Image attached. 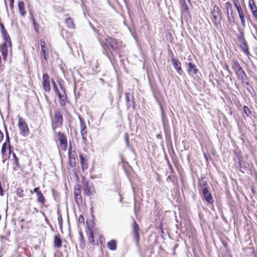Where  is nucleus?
<instances>
[{
  "label": "nucleus",
  "mask_w": 257,
  "mask_h": 257,
  "mask_svg": "<svg viewBox=\"0 0 257 257\" xmlns=\"http://www.w3.org/2000/svg\"><path fill=\"white\" fill-rule=\"evenodd\" d=\"M97 39L109 59L110 58L109 53L113 57L118 53L121 45V42L120 41L109 36H107L104 41L101 40L99 38Z\"/></svg>",
  "instance_id": "nucleus-1"
},
{
  "label": "nucleus",
  "mask_w": 257,
  "mask_h": 257,
  "mask_svg": "<svg viewBox=\"0 0 257 257\" xmlns=\"http://www.w3.org/2000/svg\"><path fill=\"white\" fill-rule=\"evenodd\" d=\"M231 65L238 78L242 80H244L246 77V74L238 62L236 60H233L231 62Z\"/></svg>",
  "instance_id": "nucleus-2"
},
{
  "label": "nucleus",
  "mask_w": 257,
  "mask_h": 257,
  "mask_svg": "<svg viewBox=\"0 0 257 257\" xmlns=\"http://www.w3.org/2000/svg\"><path fill=\"white\" fill-rule=\"evenodd\" d=\"M18 126L20 134L24 137L28 136L29 134V130L27 123L20 115L18 116Z\"/></svg>",
  "instance_id": "nucleus-3"
},
{
  "label": "nucleus",
  "mask_w": 257,
  "mask_h": 257,
  "mask_svg": "<svg viewBox=\"0 0 257 257\" xmlns=\"http://www.w3.org/2000/svg\"><path fill=\"white\" fill-rule=\"evenodd\" d=\"M83 187L85 195L90 196L95 193L94 186L90 183L88 181L84 179L83 180Z\"/></svg>",
  "instance_id": "nucleus-4"
},
{
  "label": "nucleus",
  "mask_w": 257,
  "mask_h": 257,
  "mask_svg": "<svg viewBox=\"0 0 257 257\" xmlns=\"http://www.w3.org/2000/svg\"><path fill=\"white\" fill-rule=\"evenodd\" d=\"M79 119L80 120V134L82 137V139L84 143L87 142V130L85 121L80 117L79 116Z\"/></svg>",
  "instance_id": "nucleus-5"
},
{
  "label": "nucleus",
  "mask_w": 257,
  "mask_h": 257,
  "mask_svg": "<svg viewBox=\"0 0 257 257\" xmlns=\"http://www.w3.org/2000/svg\"><path fill=\"white\" fill-rule=\"evenodd\" d=\"M58 139L59 142V146L60 148L65 151L67 148V140L66 136L61 132L58 133Z\"/></svg>",
  "instance_id": "nucleus-6"
},
{
  "label": "nucleus",
  "mask_w": 257,
  "mask_h": 257,
  "mask_svg": "<svg viewBox=\"0 0 257 257\" xmlns=\"http://www.w3.org/2000/svg\"><path fill=\"white\" fill-rule=\"evenodd\" d=\"M63 121L62 115L59 111H57L55 112L53 127H58L61 125Z\"/></svg>",
  "instance_id": "nucleus-7"
},
{
  "label": "nucleus",
  "mask_w": 257,
  "mask_h": 257,
  "mask_svg": "<svg viewBox=\"0 0 257 257\" xmlns=\"http://www.w3.org/2000/svg\"><path fill=\"white\" fill-rule=\"evenodd\" d=\"M43 87L45 91L49 92L51 90L49 76L47 73L43 75Z\"/></svg>",
  "instance_id": "nucleus-8"
},
{
  "label": "nucleus",
  "mask_w": 257,
  "mask_h": 257,
  "mask_svg": "<svg viewBox=\"0 0 257 257\" xmlns=\"http://www.w3.org/2000/svg\"><path fill=\"white\" fill-rule=\"evenodd\" d=\"M139 226L137 222L134 221L133 223V234L134 235L135 239L136 241L137 244L139 243L140 239L139 235Z\"/></svg>",
  "instance_id": "nucleus-9"
},
{
  "label": "nucleus",
  "mask_w": 257,
  "mask_h": 257,
  "mask_svg": "<svg viewBox=\"0 0 257 257\" xmlns=\"http://www.w3.org/2000/svg\"><path fill=\"white\" fill-rule=\"evenodd\" d=\"M172 65L173 66L174 68L176 69L177 73L179 75H182L183 73V71L181 69V63L180 61L178 59H175L174 58L172 59L171 60Z\"/></svg>",
  "instance_id": "nucleus-10"
},
{
  "label": "nucleus",
  "mask_w": 257,
  "mask_h": 257,
  "mask_svg": "<svg viewBox=\"0 0 257 257\" xmlns=\"http://www.w3.org/2000/svg\"><path fill=\"white\" fill-rule=\"evenodd\" d=\"M187 71L189 75H193L197 74L198 69L195 64L189 62L187 65Z\"/></svg>",
  "instance_id": "nucleus-11"
},
{
  "label": "nucleus",
  "mask_w": 257,
  "mask_h": 257,
  "mask_svg": "<svg viewBox=\"0 0 257 257\" xmlns=\"http://www.w3.org/2000/svg\"><path fill=\"white\" fill-rule=\"evenodd\" d=\"M8 148H9L10 153H11V150L10 143V139L8 135L7 134V140L6 142L3 144L2 148V154L3 155V157H4V154L6 153Z\"/></svg>",
  "instance_id": "nucleus-12"
},
{
  "label": "nucleus",
  "mask_w": 257,
  "mask_h": 257,
  "mask_svg": "<svg viewBox=\"0 0 257 257\" xmlns=\"http://www.w3.org/2000/svg\"><path fill=\"white\" fill-rule=\"evenodd\" d=\"M201 192L203 195L204 198L207 202L209 203L213 202V198L211 193L209 192L208 189Z\"/></svg>",
  "instance_id": "nucleus-13"
},
{
  "label": "nucleus",
  "mask_w": 257,
  "mask_h": 257,
  "mask_svg": "<svg viewBox=\"0 0 257 257\" xmlns=\"http://www.w3.org/2000/svg\"><path fill=\"white\" fill-rule=\"evenodd\" d=\"M199 190L202 191L209 188L207 182L204 178H201L199 181Z\"/></svg>",
  "instance_id": "nucleus-14"
},
{
  "label": "nucleus",
  "mask_w": 257,
  "mask_h": 257,
  "mask_svg": "<svg viewBox=\"0 0 257 257\" xmlns=\"http://www.w3.org/2000/svg\"><path fill=\"white\" fill-rule=\"evenodd\" d=\"M1 30L3 38L6 42H8L10 45H11V40L10 36L7 34V31L6 30L3 24H1Z\"/></svg>",
  "instance_id": "nucleus-15"
},
{
  "label": "nucleus",
  "mask_w": 257,
  "mask_h": 257,
  "mask_svg": "<svg viewBox=\"0 0 257 257\" xmlns=\"http://www.w3.org/2000/svg\"><path fill=\"white\" fill-rule=\"evenodd\" d=\"M248 4L254 17L257 19V7L254 2L253 0H249Z\"/></svg>",
  "instance_id": "nucleus-16"
},
{
  "label": "nucleus",
  "mask_w": 257,
  "mask_h": 257,
  "mask_svg": "<svg viewBox=\"0 0 257 257\" xmlns=\"http://www.w3.org/2000/svg\"><path fill=\"white\" fill-rule=\"evenodd\" d=\"M57 95L58 96L59 99L60 100V104L62 106H64L66 105V99L67 97L66 95L65 94V92H64L63 93H61L60 92L56 93Z\"/></svg>",
  "instance_id": "nucleus-17"
},
{
  "label": "nucleus",
  "mask_w": 257,
  "mask_h": 257,
  "mask_svg": "<svg viewBox=\"0 0 257 257\" xmlns=\"http://www.w3.org/2000/svg\"><path fill=\"white\" fill-rule=\"evenodd\" d=\"M225 9L227 11V18L229 21H231V19L230 18V17L229 16V14L230 13L231 15H233V10H232V7L229 2H227L225 4Z\"/></svg>",
  "instance_id": "nucleus-18"
},
{
  "label": "nucleus",
  "mask_w": 257,
  "mask_h": 257,
  "mask_svg": "<svg viewBox=\"0 0 257 257\" xmlns=\"http://www.w3.org/2000/svg\"><path fill=\"white\" fill-rule=\"evenodd\" d=\"M0 51H1L2 54L3 56V59L4 60H6L7 57L8 56V51L7 44L6 43L3 44L0 47Z\"/></svg>",
  "instance_id": "nucleus-19"
},
{
  "label": "nucleus",
  "mask_w": 257,
  "mask_h": 257,
  "mask_svg": "<svg viewBox=\"0 0 257 257\" xmlns=\"http://www.w3.org/2000/svg\"><path fill=\"white\" fill-rule=\"evenodd\" d=\"M81 190H80V186L78 185L75 186V190H74V195L75 197V200L76 202H78V200L81 199V196L80 195Z\"/></svg>",
  "instance_id": "nucleus-20"
},
{
  "label": "nucleus",
  "mask_w": 257,
  "mask_h": 257,
  "mask_svg": "<svg viewBox=\"0 0 257 257\" xmlns=\"http://www.w3.org/2000/svg\"><path fill=\"white\" fill-rule=\"evenodd\" d=\"M240 46L244 53L246 54L248 53V48L247 43L244 38L241 39Z\"/></svg>",
  "instance_id": "nucleus-21"
},
{
  "label": "nucleus",
  "mask_w": 257,
  "mask_h": 257,
  "mask_svg": "<svg viewBox=\"0 0 257 257\" xmlns=\"http://www.w3.org/2000/svg\"><path fill=\"white\" fill-rule=\"evenodd\" d=\"M108 248L111 250H115L116 249V241L114 239H112L107 243Z\"/></svg>",
  "instance_id": "nucleus-22"
},
{
  "label": "nucleus",
  "mask_w": 257,
  "mask_h": 257,
  "mask_svg": "<svg viewBox=\"0 0 257 257\" xmlns=\"http://www.w3.org/2000/svg\"><path fill=\"white\" fill-rule=\"evenodd\" d=\"M18 8L21 15L24 16L26 14L25 10V4L23 2L20 1L18 3Z\"/></svg>",
  "instance_id": "nucleus-23"
},
{
  "label": "nucleus",
  "mask_w": 257,
  "mask_h": 257,
  "mask_svg": "<svg viewBox=\"0 0 257 257\" xmlns=\"http://www.w3.org/2000/svg\"><path fill=\"white\" fill-rule=\"evenodd\" d=\"M221 15H212V22L213 24L217 26L218 25L220 24V20L221 19Z\"/></svg>",
  "instance_id": "nucleus-24"
},
{
  "label": "nucleus",
  "mask_w": 257,
  "mask_h": 257,
  "mask_svg": "<svg viewBox=\"0 0 257 257\" xmlns=\"http://www.w3.org/2000/svg\"><path fill=\"white\" fill-rule=\"evenodd\" d=\"M125 99H126V101L127 103V108H128L131 107V106H134V102L130 100V97H131V96H132L131 94L129 93H125Z\"/></svg>",
  "instance_id": "nucleus-25"
},
{
  "label": "nucleus",
  "mask_w": 257,
  "mask_h": 257,
  "mask_svg": "<svg viewBox=\"0 0 257 257\" xmlns=\"http://www.w3.org/2000/svg\"><path fill=\"white\" fill-rule=\"evenodd\" d=\"M37 202L42 205L44 204L45 202V198L42 192L38 193V194L37 195Z\"/></svg>",
  "instance_id": "nucleus-26"
},
{
  "label": "nucleus",
  "mask_w": 257,
  "mask_h": 257,
  "mask_svg": "<svg viewBox=\"0 0 257 257\" xmlns=\"http://www.w3.org/2000/svg\"><path fill=\"white\" fill-rule=\"evenodd\" d=\"M55 245L57 247H60L62 246V240L59 235H55L54 239Z\"/></svg>",
  "instance_id": "nucleus-27"
},
{
  "label": "nucleus",
  "mask_w": 257,
  "mask_h": 257,
  "mask_svg": "<svg viewBox=\"0 0 257 257\" xmlns=\"http://www.w3.org/2000/svg\"><path fill=\"white\" fill-rule=\"evenodd\" d=\"M237 12L238 13L239 17L241 20V24L243 27H244L245 19L242 9H239L238 11H237Z\"/></svg>",
  "instance_id": "nucleus-28"
},
{
  "label": "nucleus",
  "mask_w": 257,
  "mask_h": 257,
  "mask_svg": "<svg viewBox=\"0 0 257 257\" xmlns=\"http://www.w3.org/2000/svg\"><path fill=\"white\" fill-rule=\"evenodd\" d=\"M212 15H221V12L220 11L219 7L217 5L213 7V9L211 12Z\"/></svg>",
  "instance_id": "nucleus-29"
},
{
  "label": "nucleus",
  "mask_w": 257,
  "mask_h": 257,
  "mask_svg": "<svg viewBox=\"0 0 257 257\" xmlns=\"http://www.w3.org/2000/svg\"><path fill=\"white\" fill-rule=\"evenodd\" d=\"M65 23L69 28H74V24L73 23V21L71 18L67 19L65 21Z\"/></svg>",
  "instance_id": "nucleus-30"
},
{
  "label": "nucleus",
  "mask_w": 257,
  "mask_h": 257,
  "mask_svg": "<svg viewBox=\"0 0 257 257\" xmlns=\"http://www.w3.org/2000/svg\"><path fill=\"white\" fill-rule=\"evenodd\" d=\"M16 194L17 196L20 198H23L25 196L24 193V190L21 188H18L16 190Z\"/></svg>",
  "instance_id": "nucleus-31"
},
{
  "label": "nucleus",
  "mask_w": 257,
  "mask_h": 257,
  "mask_svg": "<svg viewBox=\"0 0 257 257\" xmlns=\"http://www.w3.org/2000/svg\"><path fill=\"white\" fill-rule=\"evenodd\" d=\"M81 160V164L83 170L86 169L87 168V166L84 163V158L82 155H80Z\"/></svg>",
  "instance_id": "nucleus-32"
},
{
  "label": "nucleus",
  "mask_w": 257,
  "mask_h": 257,
  "mask_svg": "<svg viewBox=\"0 0 257 257\" xmlns=\"http://www.w3.org/2000/svg\"><path fill=\"white\" fill-rule=\"evenodd\" d=\"M13 157H14V164L17 166V167H19V159L16 156V154L15 153H13Z\"/></svg>",
  "instance_id": "nucleus-33"
},
{
  "label": "nucleus",
  "mask_w": 257,
  "mask_h": 257,
  "mask_svg": "<svg viewBox=\"0 0 257 257\" xmlns=\"http://www.w3.org/2000/svg\"><path fill=\"white\" fill-rule=\"evenodd\" d=\"M51 82L52 83L53 88H54V90L55 93H58L59 92V91L58 90V88L57 87L56 83H55V82L54 81V80L53 79L51 80Z\"/></svg>",
  "instance_id": "nucleus-34"
},
{
  "label": "nucleus",
  "mask_w": 257,
  "mask_h": 257,
  "mask_svg": "<svg viewBox=\"0 0 257 257\" xmlns=\"http://www.w3.org/2000/svg\"><path fill=\"white\" fill-rule=\"evenodd\" d=\"M58 223H59L60 227L62 228V225H63V219L61 216V215L59 213H58Z\"/></svg>",
  "instance_id": "nucleus-35"
},
{
  "label": "nucleus",
  "mask_w": 257,
  "mask_h": 257,
  "mask_svg": "<svg viewBox=\"0 0 257 257\" xmlns=\"http://www.w3.org/2000/svg\"><path fill=\"white\" fill-rule=\"evenodd\" d=\"M243 111H244V113L247 116H248L250 113V111L249 108L246 106H244L243 107Z\"/></svg>",
  "instance_id": "nucleus-36"
},
{
  "label": "nucleus",
  "mask_w": 257,
  "mask_h": 257,
  "mask_svg": "<svg viewBox=\"0 0 257 257\" xmlns=\"http://www.w3.org/2000/svg\"><path fill=\"white\" fill-rule=\"evenodd\" d=\"M33 192L36 193V194L37 195V194H38V193H39V192H41V191H40L39 190V187H36V188H35L34 189V190H33V191H32V190H30V193L31 195H32V194L33 193Z\"/></svg>",
  "instance_id": "nucleus-37"
},
{
  "label": "nucleus",
  "mask_w": 257,
  "mask_h": 257,
  "mask_svg": "<svg viewBox=\"0 0 257 257\" xmlns=\"http://www.w3.org/2000/svg\"><path fill=\"white\" fill-rule=\"evenodd\" d=\"M234 6L236 7L237 11H238L239 9H241V7L239 5V3L238 0H235L234 1Z\"/></svg>",
  "instance_id": "nucleus-38"
},
{
  "label": "nucleus",
  "mask_w": 257,
  "mask_h": 257,
  "mask_svg": "<svg viewBox=\"0 0 257 257\" xmlns=\"http://www.w3.org/2000/svg\"><path fill=\"white\" fill-rule=\"evenodd\" d=\"M42 52L43 53V56L45 59H46V50L47 48L46 46L41 47Z\"/></svg>",
  "instance_id": "nucleus-39"
},
{
  "label": "nucleus",
  "mask_w": 257,
  "mask_h": 257,
  "mask_svg": "<svg viewBox=\"0 0 257 257\" xmlns=\"http://www.w3.org/2000/svg\"><path fill=\"white\" fill-rule=\"evenodd\" d=\"M78 221L80 223H84V218L83 215H81L79 216V218H78Z\"/></svg>",
  "instance_id": "nucleus-40"
},
{
  "label": "nucleus",
  "mask_w": 257,
  "mask_h": 257,
  "mask_svg": "<svg viewBox=\"0 0 257 257\" xmlns=\"http://www.w3.org/2000/svg\"><path fill=\"white\" fill-rule=\"evenodd\" d=\"M125 141L126 142L127 146L129 147V145H130L129 139H128V135L127 134H125Z\"/></svg>",
  "instance_id": "nucleus-41"
},
{
  "label": "nucleus",
  "mask_w": 257,
  "mask_h": 257,
  "mask_svg": "<svg viewBox=\"0 0 257 257\" xmlns=\"http://www.w3.org/2000/svg\"><path fill=\"white\" fill-rule=\"evenodd\" d=\"M10 2V7L11 9L14 8V0H9Z\"/></svg>",
  "instance_id": "nucleus-42"
},
{
  "label": "nucleus",
  "mask_w": 257,
  "mask_h": 257,
  "mask_svg": "<svg viewBox=\"0 0 257 257\" xmlns=\"http://www.w3.org/2000/svg\"><path fill=\"white\" fill-rule=\"evenodd\" d=\"M45 45H46V43H45V41L43 40H41V46L44 47V46H45Z\"/></svg>",
  "instance_id": "nucleus-43"
},
{
  "label": "nucleus",
  "mask_w": 257,
  "mask_h": 257,
  "mask_svg": "<svg viewBox=\"0 0 257 257\" xmlns=\"http://www.w3.org/2000/svg\"><path fill=\"white\" fill-rule=\"evenodd\" d=\"M4 138V135L2 132L0 131V142L3 140Z\"/></svg>",
  "instance_id": "nucleus-44"
},
{
  "label": "nucleus",
  "mask_w": 257,
  "mask_h": 257,
  "mask_svg": "<svg viewBox=\"0 0 257 257\" xmlns=\"http://www.w3.org/2000/svg\"><path fill=\"white\" fill-rule=\"evenodd\" d=\"M97 69H98V66L97 65H96L94 67H93L92 68V69L94 71V72H97Z\"/></svg>",
  "instance_id": "nucleus-45"
},
{
  "label": "nucleus",
  "mask_w": 257,
  "mask_h": 257,
  "mask_svg": "<svg viewBox=\"0 0 257 257\" xmlns=\"http://www.w3.org/2000/svg\"><path fill=\"white\" fill-rule=\"evenodd\" d=\"M225 69L227 71V72L229 73H231V71L229 69V66L228 65H225Z\"/></svg>",
  "instance_id": "nucleus-46"
},
{
  "label": "nucleus",
  "mask_w": 257,
  "mask_h": 257,
  "mask_svg": "<svg viewBox=\"0 0 257 257\" xmlns=\"http://www.w3.org/2000/svg\"><path fill=\"white\" fill-rule=\"evenodd\" d=\"M93 238V233L92 231H91L90 232V236L89 237V239L90 240V238Z\"/></svg>",
  "instance_id": "nucleus-47"
},
{
  "label": "nucleus",
  "mask_w": 257,
  "mask_h": 257,
  "mask_svg": "<svg viewBox=\"0 0 257 257\" xmlns=\"http://www.w3.org/2000/svg\"><path fill=\"white\" fill-rule=\"evenodd\" d=\"M33 23H34V26H35V30L37 32H38V29H37V27H36V24L35 22V21L34 20V22H33Z\"/></svg>",
  "instance_id": "nucleus-48"
},
{
  "label": "nucleus",
  "mask_w": 257,
  "mask_h": 257,
  "mask_svg": "<svg viewBox=\"0 0 257 257\" xmlns=\"http://www.w3.org/2000/svg\"><path fill=\"white\" fill-rule=\"evenodd\" d=\"M168 165H169V168H170V170L171 171H172V170H173L172 167V166L171 165V164L169 163H168Z\"/></svg>",
  "instance_id": "nucleus-49"
},
{
  "label": "nucleus",
  "mask_w": 257,
  "mask_h": 257,
  "mask_svg": "<svg viewBox=\"0 0 257 257\" xmlns=\"http://www.w3.org/2000/svg\"><path fill=\"white\" fill-rule=\"evenodd\" d=\"M4 1H5V2L7 10H8V7H7V3H6V0H4Z\"/></svg>",
  "instance_id": "nucleus-50"
},
{
  "label": "nucleus",
  "mask_w": 257,
  "mask_h": 257,
  "mask_svg": "<svg viewBox=\"0 0 257 257\" xmlns=\"http://www.w3.org/2000/svg\"><path fill=\"white\" fill-rule=\"evenodd\" d=\"M204 156H205V157L206 158H207V156H206V155L205 154L204 155Z\"/></svg>",
  "instance_id": "nucleus-51"
},
{
  "label": "nucleus",
  "mask_w": 257,
  "mask_h": 257,
  "mask_svg": "<svg viewBox=\"0 0 257 257\" xmlns=\"http://www.w3.org/2000/svg\"><path fill=\"white\" fill-rule=\"evenodd\" d=\"M96 32L97 33L99 32V30H97V31H96Z\"/></svg>",
  "instance_id": "nucleus-52"
}]
</instances>
